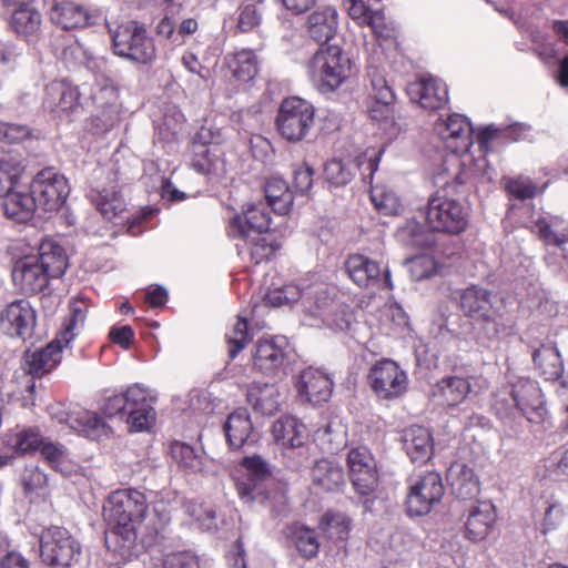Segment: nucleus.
Instances as JSON below:
<instances>
[{
	"instance_id": "63",
	"label": "nucleus",
	"mask_w": 568,
	"mask_h": 568,
	"mask_svg": "<svg viewBox=\"0 0 568 568\" xmlns=\"http://www.w3.org/2000/svg\"><path fill=\"white\" fill-rule=\"evenodd\" d=\"M409 273L415 281H422L435 274L436 262L429 255H418L409 260Z\"/></svg>"
},
{
	"instance_id": "53",
	"label": "nucleus",
	"mask_w": 568,
	"mask_h": 568,
	"mask_svg": "<svg viewBox=\"0 0 568 568\" xmlns=\"http://www.w3.org/2000/svg\"><path fill=\"white\" fill-rule=\"evenodd\" d=\"M312 292H302L297 285L287 284L267 292L265 300L273 306H283L297 302L300 298L305 302Z\"/></svg>"
},
{
	"instance_id": "45",
	"label": "nucleus",
	"mask_w": 568,
	"mask_h": 568,
	"mask_svg": "<svg viewBox=\"0 0 568 568\" xmlns=\"http://www.w3.org/2000/svg\"><path fill=\"white\" fill-rule=\"evenodd\" d=\"M91 201L103 217L109 221L118 217L125 210V202L114 186L101 191H92Z\"/></svg>"
},
{
	"instance_id": "64",
	"label": "nucleus",
	"mask_w": 568,
	"mask_h": 568,
	"mask_svg": "<svg viewBox=\"0 0 568 568\" xmlns=\"http://www.w3.org/2000/svg\"><path fill=\"white\" fill-rule=\"evenodd\" d=\"M314 170L307 163L293 166V193L306 194L313 185Z\"/></svg>"
},
{
	"instance_id": "61",
	"label": "nucleus",
	"mask_w": 568,
	"mask_h": 568,
	"mask_svg": "<svg viewBox=\"0 0 568 568\" xmlns=\"http://www.w3.org/2000/svg\"><path fill=\"white\" fill-rule=\"evenodd\" d=\"M128 409L149 407L155 402L152 392L141 384H133L123 394Z\"/></svg>"
},
{
	"instance_id": "27",
	"label": "nucleus",
	"mask_w": 568,
	"mask_h": 568,
	"mask_svg": "<svg viewBox=\"0 0 568 568\" xmlns=\"http://www.w3.org/2000/svg\"><path fill=\"white\" fill-rule=\"evenodd\" d=\"M447 480L453 493L462 499H473L480 490L478 477L466 464L456 462L447 470Z\"/></svg>"
},
{
	"instance_id": "33",
	"label": "nucleus",
	"mask_w": 568,
	"mask_h": 568,
	"mask_svg": "<svg viewBox=\"0 0 568 568\" xmlns=\"http://www.w3.org/2000/svg\"><path fill=\"white\" fill-rule=\"evenodd\" d=\"M9 8H12L9 26L18 37L28 39L39 31L41 14L31 6V2L18 3Z\"/></svg>"
},
{
	"instance_id": "44",
	"label": "nucleus",
	"mask_w": 568,
	"mask_h": 568,
	"mask_svg": "<svg viewBox=\"0 0 568 568\" xmlns=\"http://www.w3.org/2000/svg\"><path fill=\"white\" fill-rule=\"evenodd\" d=\"M535 366L548 381H556L561 377L564 365L559 352L552 345H541L532 353Z\"/></svg>"
},
{
	"instance_id": "36",
	"label": "nucleus",
	"mask_w": 568,
	"mask_h": 568,
	"mask_svg": "<svg viewBox=\"0 0 568 568\" xmlns=\"http://www.w3.org/2000/svg\"><path fill=\"white\" fill-rule=\"evenodd\" d=\"M26 168V159L19 153L10 152L0 159V196L23 186Z\"/></svg>"
},
{
	"instance_id": "13",
	"label": "nucleus",
	"mask_w": 568,
	"mask_h": 568,
	"mask_svg": "<svg viewBox=\"0 0 568 568\" xmlns=\"http://www.w3.org/2000/svg\"><path fill=\"white\" fill-rule=\"evenodd\" d=\"M444 495V485L438 473L430 471L413 481L407 496V511L412 516H423L430 511L434 504Z\"/></svg>"
},
{
	"instance_id": "52",
	"label": "nucleus",
	"mask_w": 568,
	"mask_h": 568,
	"mask_svg": "<svg viewBox=\"0 0 568 568\" xmlns=\"http://www.w3.org/2000/svg\"><path fill=\"white\" fill-rule=\"evenodd\" d=\"M371 77L372 97L382 108V114L388 113V106L393 103L395 95L388 85L385 77L376 69H372L368 73Z\"/></svg>"
},
{
	"instance_id": "31",
	"label": "nucleus",
	"mask_w": 568,
	"mask_h": 568,
	"mask_svg": "<svg viewBox=\"0 0 568 568\" xmlns=\"http://www.w3.org/2000/svg\"><path fill=\"white\" fill-rule=\"evenodd\" d=\"M470 392V384L464 377L449 376L440 379L433 388L434 399L443 406L454 407L463 403Z\"/></svg>"
},
{
	"instance_id": "22",
	"label": "nucleus",
	"mask_w": 568,
	"mask_h": 568,
	"mask_svg": "<svg viewBox=\"0 0 568 568\" xmlns=\"http://www.w3.org/2000/svg\"><path fill=\"white\" fill-rule=\"evenodd\" d=\"M307 34L317 43H326L333 39L338 29V13L333 6L317 7L305 22Z\"/></svg>"
},
{
	"instance_id": "60",
	"label": "nucleus",
	"mask_w": 568,
	"mask_h": 568,
	"mask_svg": "<svg viewBox=\"0 0 568 568\" xmlns=\"http://www.w3.org/2000/svg\"><path fill=\"white\" fill-rule=\"evenodd\" d=\"M120 119V106L95 108L92 115V125L97 133H105L112 130Z\"/></svg>"
},
{
	"instance_id": "4",
	"label": "nucleus",
	"mask_w": 568,
	"mask_h": 568,
	"mask_svg": "<svg viewBox=\"0 0 568 568\" xmlns=\"http://www.w3.org/2000/svg\"><path fill=\"white\" fill-rule=\"evenodd\" d=\"M349 59L338 45L321 47L308 62V75L321 93L336 91L348 78Z\"/></svg>"
},
{
	"instance_id": "9",
	"label": "nucleus",
	"mask_w": 568,
	"mask_h": 568,
	"mask_svg": "<svg viewBox=\"0 0 568 568\" xmlns=\"http://www.w3.org/2000/svg\"><path fill=\"white\" fill-rule=\"evenodd\" d=\"M382 154V149L371 148L359 154L355 160L344 162L333 159L325 164V179L332 185L343 186L352 181L357 170L362 180L371 183L374 173L378 169Z\"/></svg>"
},
{
	"instance_id": "10",
	"label": "nucleus",
	"mask_w": 568,
	"mask_h": 568,
	"mask_svg": "<svg viewBox=\"0 0 568 568\" xmlns=\"http://www.w3.org/2000/svg\"><path fill=\"white\" fill-rule=\"evenodd\" d=\"M374 394L383 400H394L402 397L408 388V376L393 359H382L375 363L367 376Z\"/></svg>"
},
{
	"instance_id": "30",
	"label": "nucleus",
	"mask_w": 568,
	"mask_h": 568,
	"mask_svg": "<svg viewBox=\"0 0 568 568\" xmlns=\"http://www.w3.org/2000/svg\"><path fill=\"white\" fill-rule=\"evenodd\" d=\"M50 19L63 29L84 28L94 23V17L85 8L71 1L55 3L51 9Z\"/></svg>"
},
{
	"instance_id": "35",
	"label": "nucleus",
	"mask_w": 568,
	"mask_h": 568,
	"mask_svg": "<svg viewBox=\"0 0 568 568\" xmlns=\"http://www.w3.org/2000/svg\"><path fill=\"white\" fill-rule=\"evenodd\" d=\"M496 520L495 507L489 501H480L470 511L466 523V535L470 540L485 539Z\"/></svg>"
},
{
	"instance_id": "29",
	"label": "nucleus",
	"mask_w": 568,
	"mask_h": 568,
	"mask_svg": "<svg viewBox=\"0 0 568 568\" xmlns=\"http://www.w3.org/2000/svg\"><path fill=\"white\" fill-rule=\"evenodd\" d=\"M532 232L547 245L561 250L568 243V221L560 216L546 215L538 217Z\"/></svg>"
},
{
	"instance_id": "43",
	"label": "nucleus",
	"mask_w": 568,
	"mask_h": 568,
	"mask_svg": "<svg viewBox=\"0 0 568 568\" xmlns=\"http://www.w3.org/2000/svg\"><path fill=\"white\" fill-rule=\"evenodd\" d=\"M265 197L275 213L286 214L293 204V190L282 178L273 176L265 183Z\"/></svg>"
},
{
	"instance_id": "5",
	"label": "nucleus",
	"mask_w": 568,
	"mask_h": 568,
	"mask_svg": "<svg viewBox=\"0 0 568 568\" xmlns=\"http://www.w3.org/2000/svg\"><path fill=\"white\" fill-rule=\"evenodd\" d=\"M424 215L427 226L435 232L459 234L468 224V207L443 191L428 199Z\"/></svg>"
},
{
	"instance_id": "14",
	"label": "nucleus",
	"mask_w": 568,
	"mask_h": 568,
	"mask_svg": "<svg viewBox=\"0 0 568 568\" xmlns=\"http://www.w3.org/2000/svg\"><path fill=\"white\" fill-rule=\"evenodd\" d=\"M349 477L357 494L368 496L378 483L376 462L366 447H356L347 454Z\"/></svg>"
},
{
	"instance_id": "47",
	"label": "nucleus",
	"mask_w": 568,
	"mask_h": 568,
	"mask_svg": "<svg viewBox=\"0 0 568 568\" xmlns=\"http://www.w3.org/2000/svg\"><path fill=\"white\" fill-rule=\"evenodd\" d=\"M243 466L247 471L248 481L239 485V494L241 498L250 500L254 498L257 483L267 476L268 469L258 456L244 458Z\"/></svg>"
},
{
	"instance_id": "7",
	"label": "nucleus",
	"mask_w": 568,
	"mask_h": 568,
	"mask_svg": "<svg viewBox=\"0 0 568 568\" xmlns=\"http://www.w3.org/2000/svg\"><path fill=\"white\" fill-rule=\"evenodd\" d=\"M40 556L52 568H71L80 560L81 545L68 529L51 526L41 534Z\"/></svg>"
},
{
	"instance_id": "32",
	"label": "nucleus",
	"mask_w": 568,
	"mask_h": 568,
	"mask_svg": "<svg viewBox=\"0 0 568 568\" xmlns=\"http://www.w3.org/2000/svg\"><path fill=\"white\" fill-rule=\"evenodd\" d=\"M272 434L274 440L283 448H297L306 439V426L297 418L284 416L273 423Z\"/></svg>"
},
{
	"instance_id": "3",
	"label": "nucleus",
	"mask_w": 568,
	"mask_h": 568,
	"mask_svg": "<svg viewBox=\"0 0 568 568\" xmlns=\"http://www.w3.org/2000/svg\"><path fill=\"white\" fill-rule=\"evenodd\" d=\"M460 307L464 314L483 325L489 337L506 333L504 300L484 287L473 285L463 291Z\"/></svg>"
},
{
	"instance_id": "8",
	"label": "nucleus",
	"mask_w": 568,
	"mask_h": 568,
	"mask_svg": "<svg viewBox=\"0 0 568 568\" xmlns=\"http://www.w3.org/2000/svg\"><path fill=\"white\" fill-rule=\"evenodd\" d=\"M112 41L115 54L136 63L148 64L156 57L153 39L134 21L121 24L112 31Z\"/></svg>"
},
{
	"instance_id": "56",
	"label": "nucleus",
	"mask_w": 568,
	"mask_h": 568,
	"mask_svg": "<svg viewBox=\"0 0 568 568\" xmlns=\"http://www.w3.org/2000/svg\"><path fill=\"white\" fill-rule=\"evenodd\" d=\"M71 317L65 325V328L58 335L64 341V344H70L75 337L80 327H82L87 316V305L82 301H74L70 305Z\"/></svg>"
},
{
	"instance_id": "28",
	"label": "nucleus",
	"mask_w": 568,
	"mask_h": 568,
	"mask_svg": "<svg viewBox=\"0 0 568 568\" xmlns=\"http://www.w3.org/2000/svg\"><path fill=\"white\" fill-rule=\"evenodd\" d=\"M39 265L50 278H59L68 267V257L63 246L53 239H44L39 244V254L36 255Z\"/></svg>"
},
{
	"instance_id": "23",
	"label": "nucleus",
	"mask_w": 568,
	"mask_h": 568,
	"mask_svg": "<svg viewBox=\"0 0 568 568\" xmlns=\"http://www.w3.org/2000/svg\"><path fill=\"white\" fill-rule=\"evenodd\" d=\"M80 92L65 81H53L45 87L43 105L51 112H70L79 106Z\"/></svg>"
},
{
	"instance_id": "48",
	"label": "nucleus",
	"mask_w": 568,
	"mask_h": 568,
	"mask_svg": "<svg viewBox=\"0 0 568 568\" xmlns=\"http://www.w3.org/2000/svg\"><path fill=\"white\" fill-rule=\"evenodd\" d=\"M170 452L172 459L184 473L196 474L203 469V456L196 453L192 446L174 442L171 444Z\"/></svg>"
},
{
	"instance_id": "54",
	"label": "nucleus",
	"mask_w": 568,
	"mask_h": 568,
	"mask_svg": "<svg viewBox=\"0 0 568 568\" xmlns=\"http://www.w3.org/2000/svg\"><path fill=\"white\" fill-rule=\"evenodd\" d=\"M371 200L375 207L385 215H396L402 207L398 196L393 191L384 187H372Z\"/></svg>"
},
{
	"instance_id": "16",
	"label": "nucleus",
	"mask_w": 568,
	"mask_h": 568,
	"mask_svg": "<svg viewBox=\"0 0 568 568\" xmlns=\"http://www.w3.org/2000/svg\"><path fill=\"white\" fill-rule=\"evenodd\" d=\"M345 270L351 280L361 287H368L381 280L387 288H392L390 274L387 267L381 265L363 254H352L345 262Z\"/></svg>"
},
{
	"instance_id": "55",
	"label": "nucleus",
	"mask_w": 568,
	"mask_h": 568,
	"mask_svg": "<svg viewBox=\"0 0 568 568\" xmlns=\"http://www.w3.org/2000/svg\"><path fill=\"white\" fill-rule=\"evenodd\" d=\"M293 539L296 549L303 557L310 559L317 555L320 542L314 530L305 526H296L293 530Z\"/></svg>"
},
{
	"instance_id": "58",
	"label": "nucleus",
	"mask_w": 568,
	"mask_h": 568,
	"mask_svg": "<svg viewBox=\"0 0 568 568\" xmlns=\"http://www.w3.org/2000/svg\"><path fill=\"white\" fill-rule=\"evenodd\" d=\"M126 423L132 432L148 430L155 420L153 405L126 410Z\"/></svg>"
},
{
	"instance_id": "17",
	"label": "nucleus",
	"mask_w": 568,
	"mask_h": 568,
	"mask_svg": "<svg viewBox=\"0 0 568 568\" xmlns=\"http://www.w3.org/2000/svg\"><path fill=\"white\" fill-rule=\"evenodd\" d=\"M36 324V313L30 303L19 300L9 304L0 314L2 331L12 337L26 338Z\"/></svg>"
},
{
	"instance_id": "20",
	"label": "nucleus",
	"mask_w": 568,
	"mask_h": 568,
	"mask_svg": "<svg viewBox=\"0 0 568 568\" xmlns=\"http://www.w3.org/2000/svg\"><path fill=\"white\" fill-rule=\"evenodd\" d=\"M332 390L333 382L323 371L308 367L301 373L297 392L302 400L318 405L328 400Z\"/></svg>"
},
{
	"instance_id": "12",
	"label": "nucleus",
	"mask_w": 568,
	"mask_h": 568,
	"mask_svg": "<svg viewBox=\"0 0 568 568\" xmlns=\"http://www.w3.org/2000/svg\"><path fill=\"white\" fill-rule=\"evenodd\" d=\"M265 203L250 204L243 216L236 215L230 222L227 232L231 237H241L257 246L260 235L267 232L271 215Z\"/></svg>"
},
{
	"instance_id": "2",
	"label": "nucleus",
	"mask_w": 568,
	"mask_h": 568,
	"mask_svg": "<svg viewBox=\"0 0 568 568\" xmlns=\"http://www.w3.org/2000/svg\"><path fill=\"white\" fill-rule=\"evenodd\" d=\"M494 409L500 418L518 412L531 423L542 420L546 408L541 389L536 381L519 378L495 395Z\"/></svg>"
},
{
	"instance_id": "15",
	"label": "nucleus",
	"mask_w": 568,
	"mask_h": 568,
	"mask_svg": "<svg viewBox=\"0 0 568 568\" xmlns=\"http://www.w3.org/2000/svg\"><path fill=\"white\" fill-rule=\"evenodd\" d=\"M434 131L455 154L467 153L473 144V128L463 114L454 113L446 119H438Z\"/></svg>"
},
{
	"instance_id": "37",
	"label": "nucleus",
	"mask_w": 568,
	"mask_h": 568,
	"mask_svg": "<svg viewBox=\"0 0 568 568\" xmlns=\"http://www.w3.org/2000/svg\"><path fill=\"white\" fill-rule=\"evenodd\" d=\"M331 304L333 302L328 303L327 298L316 301L315 307L310 310L311 314L321 317L328 328L335 332H346L354 321L353 313L348 306L342 304L332 305V310L325 312V308Z\"/></svg>"
},
{
	"instance_id": "59",
	"label": "nucleus",
	"mask_w": 568,
	"mask_h": 568,
	"mask_svg": "<svg viewBox=\"0 0 568 568\" xmlns=\"http://www.w3.org/2000/svg\"><path fill=\"white\" fill-rule=\"evenodd\" d=\"M183 507L185 514L199 523L200 528L211 530L215 526V513L211 507L194 500L185 501Z\"/></svg>"
},
{
	"instance_id": "19",
	"label": "nucleus",
	"mask_w": 568,
	"mask_h": 568,
	"mask_svg": "<svg viewBox=\"0 0 568 568\" xmlns=\"http://www.w3.org/2000/svg\"><path fill=\"white\" fill-rule=\"evenodd\" d=\"M12 281L26 294L42 291L49 282V276L39 265L34 255H27L17 260L12 266Z\"/></svg>"
},
{
	"instance_id": "38",
	"label": "nucleus",
	"mask_w": 568,
	"mask_h": 568,
	"mask_svg": "<svg viewBox=\"0 0 568 568\" xmlns=\"http://www.w3.org/2000/svg\"><path fill=\"white\" fill-rule=\"evenodd\" d=\"M312 480L323 490L335 491L345 484L343 467L334 459H320L312 468Z\"/></svg>"
},
{
	"instance_id": "24",
	"label": "nucleus",
	"mask_w": 568,
	"mask_h": 568,
	"mask_svg": "<svg viewBox=\"0 0 568 568\" xmlns=\"http://www.w3.org/2000/svg\"><path fill=\"white\" fill-rule=\"evenodd\" d=\"M403 445L413 463L424 464L429 460L434 444L430 432L423 426L413 425L403 432Z\"/></svg>"
},
{
	"instance_id": "50",
	"label": "nucleus",
	"mask_w": 568,
	"mask_h": 568,
	"mask_svg": "<svg viewBox=\"0 0 568 568\" xmlns=\"http://www.w3.org/2000/svg\"><path fill=\"white\" fill-rule=\"evenodd\" d=\"M43 440L38 429L27 428L9 436L6 443L13 454L24 455L40 450Z\"/></svg>"
},
{
	"instance_id": "39",
	"label": "nucleus",
	"mask_w": 568,
	"mask_h": 568,
	"mask_svg": "<svg viewBox=\"0 0 568 568\" xmlns=\"http://www.w3.org/2000/svg\"><path fill=\"white\" fill-rule=\"evenodd\" d=\"M232 77L242 83H246L255 78L258 72V61L254 51L250 49L240 50L225 57Z\"/></svg>"
},
{
	"instance_id": "62",
	"label": "nucleus",
	"mask_w": 568,
	"mask_h": 568,
	"mask_svg": "<svg viewBox=\"0 0 568 568\" xmlns=\"http://www.w3.org/2000/svg\"><path fill=\"white\" fill-rule=\"evenodd\" d=\"M568 517V507L558 498L551 497L547 500V508L544 516L546 529L557 528Z\"/></svg>"
},
{
	"instance_id": "1",
	"label": "nucleus",
	"mask_w": 568,
	"mask_h": 568,
	"mask_svg": "<svg viewBox=\"0 0 568 568\" xmlns=\"http://www.w3.org/2000/svg\"><path fill=\"white\" fill-rule=\"evenodd\" d=\"M148 500H152V493L144 494L135 489L113 491L103 506V515L111 532L121 536L125 541L134 539L135 525L144 517Z\"/></svg>"
},
{
	"instance_id": "40",
	"label": "nucleus",
	"mask_w": 568,
	"mask_h": 568,
	"mask_svg": "<svg viewBox=\"0 0 568 568\" xmlns=\"http://www.w3.org/2000/svg\"><path fill=\"white\" fill-rule=\"evenodd\" d=\"M72 429L91 439H100L110 433L109 425L94 412L82 410L68 418Z\"/></svg>"
},
{
	"instance_id": "6",
	"label": "nucleus",
	"mask_w": 568,
	"mask_h": 568,
	"mask_svg": "<svg viewBox=\"0 0 568 568\" xmlns=\"http://www.w3.org/2000/svg\"><path fill=\"white\" fill-rule=\"evenodd\" d=\"M314 121V105L302 98L290 97L281 102L275 124L283 139L296 143L308 135Z\"/></svg>"
},
{
	"instance_id": "25",
	"label": "nucleus",
	"mask_w": 568,
	"mask_h": 568,
	"mask_svg": "<svg viewBox=\"0 0 568 568\" xmlns=\"http://www.w3.org/2000/svg\"><path fill=\"white\" fill-rule=\"evenodd\" d=\"M409 93L413 99L417 98L419 105L424 109L437 110L448 101L447 85L437 78H423L410 87Z\"/></svg>"
},
{
	"instance_id": "34",
	"label": "nucleus",
	"mask_w": 568,
	"mask_h": 568,
	"mask_svg": "<svg viewBox=\"0 0 568 568\" xmlns=\"http://www.w3.org/2000/svg\"><path fill=\"white\" fill-rule=\"evenodd\" d=\"M247 400L263 415L275 414L283 402V396L275 384L254 383L247 390Z\"/></svg>"
},
{
	"instance_id": "41",
	"label": "nucleus",
	"mask_w": 568,
	"mask_h": 568,
	"mask_svg": "<svg viewBox=\"0 0 568 568\" xmlns=\"http://www.w3.org/2000/svg\"><path fill=\"white\" fill-rule=\"evenodd\" d=\"M253 430L252 422L245 409H237L229 415L224 432L232 448H241L250 438Z\"/></svg>"
},
{
	"instance_id": "49",
	"label": "nucleus",
	"mask_w": 568,
	"mask_h": 568,
	"mask_svg": "<svg viewBox=\"0 0 568 568\" xmlns=\"http://www.w3.org/2000/svg\"><path fill=\"white\" fill-rule=\"evenodd\" d=\"M352 527L351 519L342 513H326L320 521V529L333 541L347 539Z\"/></svg>"
},
{
	"instance_id": "18",
	"label": "nucleus",
	"mask_w": 568,
	"mask_h": 568,
	"mask_svg": "<svg viewBox=\"0 0 568 568\" xmlns=\"http://www.w3.org/2000/svg\"><path fill=\"white\" fill-rule=\"evenodd\" d=\"M287 347L283 336L260 339L253 357L254 366L264 374H276L287 361Z\"/></svg>"
},
{
	"instance_id": "42",
	"label": "nucleus",
	"mask_w": 568,
	"mask_h": 568,
	"mask_svg": "<svg viewBox=\"0 0 568 568\" xmlns=\"http://www.w3.org/2000/svg\"><path fill=\"white\" fill-rule=\"evenodd\" d=\"M192 166L202 174L220 175L224 173V160L217 146L193 144Z\"/></svg>"
},
{
	"instance_id": "21",
	"label": "nucleus",
	"mask_w": 568,
	"mask_h": 568,
	"mask_svg": "<svg viewBox=\"0 0 568 568\" xmlns=\"http://www.w3.org/2000/svg\"><path fill=\"white\" fill-rule=\"evenodd\" d=\"M69 344L57 336L45 347L28 351L24 354V371L36 377H41L52 371L61 361V352Z\"/></svg>"
},
{
	"instance_id": "51",
	"label": "nucleus",
	"mask_w": 568,
	"mask_h": 568,
	"mask_svg": "<svg viewBox=\"0 0 568 568\" xmlns=\"http://www.w3.org/2000/svg\"><path fill=\"white\" fill-rule=\"evenodd\" d=\"M91 99L95 108L120 106L118 88L108 78L95 79L91 89Z\"/></svg>"
},
{
	"instance_id": "26",
	"label": "nucleus",
	"mask_w": 568,
	"mask_h": 568,
	"mask_svg": "<svg viewBox=\"0 0 568 568\" xmlns=\"http://www.w3.org/2000/svg\"><path fill=\"white\" fill-rule=\"evenodd\" d=\"M0 197L3 199L2 207L6 216L17 222L29 221L39 209L31 190L28 191L26 186L9 191Z\"/></svg>"
},
{
	"instance_id": "11",
	"label": "nucleus",
	"mask_w": 568,
	"mask_h": 568,
	"mask_svg": "<svg viewBox=\"0 0 568 568\" xmlns=\"http://www.w3.org/2000/svg\"><path fill=\"white\" fill-rule=\"evenodd\" d=\"M30 187L38 207L44 212L58 211L70 192L68 180L51 168L40 171Z\"/></svg>"
},
{
	"instance_id": "46",
	"label": "nucleus",
	"mask_w": 568,
	"mask_h": 568,
	"mask_svg": "<svg viewBox=\"0 0 568 568\" xmlns=\"http://www.w3.org/2000/svg\"><path fill=\"white\" fill-rule=\"evenodd\" d=\"M40 453L54 470L64 476L70 475L75 468V464L72 463L68 449L59 443L44 439Z\"/></svg>"
},
{
	"instance_id": "57",
	"label": "nucleus",
	"mask_w": 568,
	"mask_h": 568,
	"mask_svg": "<svg viewBox=\"0 0 568 568\" xmlns=\"http://www.w3.org/2000/svg\"><path fill=\"white\" fill-rule=\"evenodd\" d=\"M251 335L247 331V322L244 318H239L234 324L232 331L226 334L229 344V356L235 358L236 355L246 346L251 341Z\"/></svg>"
}]
</instances>
